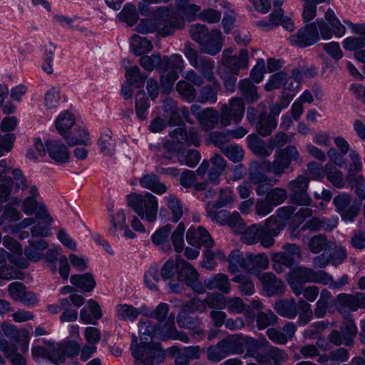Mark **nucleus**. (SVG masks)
Returning <instances> with one entry per match:
<instances>
[{
	"instance_id": "64",
	"label": "nucleus",
	"mask_w": 365,
	"mask_h": 365,
	"mask_svg": "<svg viewBox=\"0 0 365 365\" xmlns=\"http://www.w3.org/2000/svg\"><path fill=\"white\" fill-rule=\"evenodd\" d=\"M265 197L274 206H277L286 200L287 197V192L284 188L277 187L271 189L269 192H267Z\"/></svg>"
},
{
	"instance_id": "28",
	"label": "nucleus",
	"mask_w": 365,
	"mask_h": 365,
	"mask_svg": "<svg viewBox=\"0 0 365 365\" xmlns=\"http://www.w3.org/2000/svg\"><path fill=\"white\" fill-rule=\"evenodd\" d=\"M277 313L282 317L294 319L298 314V303L294 298L283 299L275 302L274 306Z\"/></svg>"
},
{
	"instance_id": "18",
	"label": "nucleus",
	"mask_w": 365,
	"mask_h": 365,
	"mask_svg": "<svg viewBox=\"0 0 365 365\" xmlns=\"http://www.w3.org/2000/svg\"><path fill=\"white\" fill-rule=\"evenodd\" d=\"M344 23L351 29L352 33L358 36H349L343 41V46L348 51H355L365 47V24H353L350 21Z\"/></svg>"
},
{
	"instance_id": "51",
	"label": "nucleus",
	"mask_w": 365,
	"mask_h": 365,
	"mask_svg": "<svg viewBox=\"0 0 365 365\" xmlns=\"http://www.w3.org/2000/svg\"><path fill=\"white\" fill-rule=\"evenodd\" d=\"M116 317L120 320L134 322L138 318L137 308L127 304L115 306Z\"/></svg>"
},
{
	"instance_id": "61",
	"label": "nucleus",
	"mask_w": 365,
	"mask_h": 365,
	"mask_svg": "<svg viewBox=\"0 0 365 365\" xmlns=\"http://www.w3.org/2000/svg\"><path fill=\"white\" fill-rule=\"evenodd\" d=\"M160 281L159 270L157 267H150L145 273L144 282L148 288L151 290L158 289V283Z\"/></svg>"
},
{
	"instance_id": "23",
	"label": "nucleus",
	"mask_w": 365,
	"mask_h": 365,
	"mask_svg": "<svg viewBox=\"0 0 365 365\" xmlns=\"http://www.w3.org/2000/svg\"><path fill=\"white\" fill-rule=\"evenodd\" d=\"M248 120L262 136L269 135L277 127L274 115H248Z\"/></svg>"
},
{
	"instance_id": "60",
	"label": "nucleus",
	"mask_w": 365,
	"mask_h": 365,
	"mask_svg": "<svg viewBox=\"0 0 365 365\" xmlns=\"http://www.w3.org/2000/svg\"><path fill=\"white\" fill-rule=\"evenodd\" d=\"M61 100V88L53 86L45 94L44 105L48 109L56 108Z\"/></svg>"
},
{
	"instance_id": "58",
	"label": "nucleus",
	"mask_w": 365,
	"mask_h": 365,
	"mask_svg": "<svg viewBox=\"0 0 365 365\" xmlns=\"http://www.w3.org/2000/svg\"><path fill=\"white\" fill-rule=\"evenodd\" d=\"M277 321L278 317L271 310L259 312L256 317L257 327L259 329H264L277 324Z\"/></svg>"
},
{
	"instance_id": "11",
	"label": "nucleus",
	"mask_w": 365,
	"mask_h": 365,
	"mask_svg": "<svg viewBox=\"0 0 365 365\" xmlns=\"http://www.w3.org/2000/svg\"><path fill=\"white\" fill-rule=\"evenodd\" d=\"M242 233V240L247 245H255L260 242L264 248H269L274 244L275 240L265 234L264 226L259 224H254L243 230Z\"/></svg>"
},
{
	"instance_id": "44",
	"label": "nucleus",
	"mask_w": 365,
	"mask_h": 365,
	"mask_svg": "<svg viewBox=\"0 0 365 365\" xmlns=\"http://www.w3.org/2000/svg\"><path fill=\"white\" fill-rule=\"evenodd\" d=\"M184 61L181 56L178 54H173L168 57L166 56H163V72H176L178 75L183 69Z\"/></svg>"
},
{
	"instance_id": "27",
	"label": "nucleus",
	"mask_w": 365,
	"mask_h": 365,
	"mask_svg": "<svg viewBox=\"0 0 365 365\" xmlns=\"http://www.w3.org/2000/svg\"><path fill=\"white\" fill-rule=\"evenodd\" d=\"M170 135L181 145L187 146L193 145L197 147L200 144V137L197 133L192 128L186 131L182 128H178L170 132Z\"/></svg>"
},
{
	"instance_id": "4",
	"label": "nucleus",
	"mask_w": 365,
	"mask_h": 365,
	"mask_svg": "<svg viewBox=\"0 0 365 365\" xmlns=\"http://www.w3.org/2000/svg\"><path fill=\"white\" fill-rule=\"evenodd\" d=\"M245 341L238 334L229 335L217 342L216 346L207 349V359L217 362L230 354H240L244 351Z\"/></svg>"
},
{
	"instance_id": "16",
	"label": "nucleus",
	"mask_w": 365,
	"mask_h": 365,
	"mask_svg": "<svg viewBox=\"0 0 365 365\" xmlns=\"http://www.w3.org/2000/svg\"><path fill=\"white\" fill-rule=\"evenodd\" d=\"M33 358L38 361L48 359L56 365L62 362V359L58 355L57 344L49 341H44L41 345L34 346L31 349Z\"/></svg>"
},
{
	"instance_id": "54",
	"label": "nucleus",
	"mask_w": 365,
	"mask_h": 365,
	"mask_svg": "<svg viewBox=\"0 0 365 365\" xmlns=\"http://www.w3.org/2000/svg\"><path fill=\"white\" fill-rule=\"evenodd\" d=\"M200 158V154L196 150H187L182 153L178 152V160L179 163L190 168H193L197 165Z\"/></svg>"
},
{
	"instance_id": "5",
	"label": "nucleus",
	"mask_w": 365,
	"mask_h": 365,
	"mask_svg": "<svg viewBox=\"0 0 365 365\" xmlns=\"http://www.w3.org/2000/svg\"><path fill=\"white\" fill-rule=\"evenodd\" d=\"M299 153L293 145H288L285 148L276 151L272 162L264 160L262 163V168L265 172L272 173L274 176L281 177L289 168L292 161L297 160Z\"/></svg>"
},
{
	"instance_id": "39",
	"label": "nucleus",
	"mask_w": 365,
	"mask_h": 365,
	"mask_svg": "<svg viewBox=\"0 0 365 365\" xmlns=\"http://www.w3.org/2000/svg\"><path fill=\"white\" fill-rule=\"evenodd\" d=\"M70 279L72 284L85 292L92 291L96 285L95 279L91 273L73 274Z\"/></svg>"
},
{
	"instance_id": "7",
	"label": "nucleus",
	"mask_w": 365,
	"mask_h": 365,
	"mask_svg": "<svg viewBox=\"0 0 365 365\" xmlns=\"http://www.w3.org/2000/svg\"><path fill=\"white\" fill-rule=\"evenodd\" d=\"M183 53L190 63L196 69H198L203 77L208 81H213V85L217 88L218 82L215 80L213 73L214 61L204 56H199L195 49L194 45L186 42Z\"/></svg>"
},
{
	"instance_id": "15",
	"label": "nucleus",
	"mask_w": 365,
	"mask_h": 365,
	"mask_svg": "<svg viewBox=\"0 0 365 365\" xmlns=\"http://www.w3.org/2000/svg\"><path fill=\"white\" fill-rule=\"evenodd\" d=\"M157 338L167 341L169 339L180 340L182 342H188L189 337L182 332L179 331L175 326V314L170 313L168 320L164 324L157 325Z\"/></svg>"
},
{
	"instance_id": "35",
	"label": "nucleus",
	"mask_w": 365,
	"mask_h": 365,
	"mask_svg": "<svg viewBox=\"0 0 365 365\" xmlns=\"http://www.w3.org/2000/svg\"><path fill=\"white\" fill-rule=\"evenodd\" d=\"M210 163L212 167L208 171V179L210 182L217 184L219 178L226 168V161L222 156L215 155L210 158Z\"/></svg>"
},
{
	"instance_id": "6",
	"label": "nucleus",
	"mask_w": 365,
	"mask_h": 365,
	"mask_svg": "<svg viewBox=\"0 0 365 365\" xmlns=\"http://www.w3.org/2000/svg\"><path fill=\"white\" fill-rule=\"evenodd\" d=\"M137 336H132L130 350L133 356L144 365H158L165 359V354L158 344L137 345Z\"/></svg>"
},
{
	"instance_id": "24",
	"label": "nucleus",
	"mask_w": 365,
	"mask_h": 365,
	"mask_svg": "<svg viewBox=\"0 0 365 365\" xmlns=\"http://www.w3.org/2000/svg\"><path fill=\"white\" fill-rule=\"evenodd\" d=\"M48 245L42 238H31L28 241V245L25 247L24 255L26 258L32 262H38L44 258L43 252L47 250Z\"/></svg>"
},
{
	"instance_id": "14",
	"label": "nucleus",
	"mask_w": 365,
	"mask_h": 365,
	"mask_svg": "<svg viewBox=\"0 0 365 365\" xmlns=\"http://www.w3.org/2000/svg\"><path fill=\"white\" fill-rule=\"evenodd\" d=\"M309 179L304 175H299L295 180L289 182L288 188L292 192V201L299 205H309L311 198L307 194Z\"/></svg>"
},
{
	"instance_id": "55",
	"label": "nucleus",
	"mask_w": 365,
	"mask_h": 365,
	"mask_svg": "<svg viewBox=\"0 0 365 365\" xmlns=\"http://www.w3.org/2000/svg\"><path fill=\"white\" fill-rule=\"evenodd\" d=\"M166 205L172 214V220L174 222H177L182 216V205L180 200L173 195H169L165 197Z\"/></svg>"
},
{
	"instance_id": "37",
	"label": "nucleus",
	"mask_w": 365,
	"mask_h": 365,
	"mask_svg": "<svg viewBox=\"0 0 365 365\" xmlns=\"http://www.w3.org/2000/svg\"><path fill=\"white\" fill-rule=\"evenodd\" d=\"M139 63L147 71L151 72L155 69L163 72V57L158 52H155L150 56H141Z\"/></svg>"
},
{
	"instance_id": "53",
	"label": "nucleus",
	"mask_w": 365,
	"mask_h": 365,
	"mask_svg": "<svg viewBox=\"0 0 365 365\" xmlns=\"http://www.w3.org/2000/svg\"><path fill=\"white\" fill-rule=\"evenodd\" d=\"M340 331L344 336V338L346 340L345 342L346 346H351L353 342V338L356 336L357 332V328L349 314L345 318L342 326L340 328Z\"/></svg>"
},
{
	"instance_id": "13",
	"label": "nucleus",
	"mask_w": 365,
	"mask_h": 365,
	"mask_svg": "<svg viewBox=\"0 0 365 365\" xmlns=\"http://www.w3.org/2000/svg\"><path fill=\"white\" fill-rule=\"evenodd\" d=\"M319 41V36L315 22L306 24L297 34L289 37L291 44L300 48L313 45Z\"/></svg>"
},
{
	"instance_id": "9",
	"label": "nucleus",
	"mask_w": 365,
	"mask_h": 365,
	"mask_svg": "<svg viewBox=\"0 0 365 365\" xmlns=\"http://www.w3.org/2000/svg\"><path fill=\"white\" fill-rule=\"evenodd\" d=\"M337 212L344 221L352 222L358 216L360 211V205L349 194L343 192L336 195L333 200Z\"/></svg>"
},
{
	"instance_id": "49",
	"label": "nucleus",
	"mask_w": 365,
	"mask_h": 365,
	"mask_svg": "<svg viewBox=\"0 0 365 365\" xmlns=\"http://www.w3.org/2000/svg\"><path fill=\"white\" fill-rule=\"evenodd\" d=\"M101 152L106 155H113L115 150V142L112 138V132L106 129L98 140Z\"/></svg>"
},
{
	"instance_id": "36",
	"label": "nucleus",
	"mask_w": 365,
	"mask_h": 365,
	"mask_svg": "<svg viewBox=\"0 0 365 365\" xmlns=\"http://www.w3.org/2000/svg\"><path fill=\"white\" fill-rule=\"evenodd\" d=\"M228 270L231 273L240 271H247L246 255H244L240 250H232L228 257Z\"/></svg>"
},
{
	"instance_id": "30",
	"label": "nucleus",
	"mask_w": 365,
	"mask_h": 365,
	"mask_svg": "<svg viewBox=\"0 0 365 365\" xmlns=\"http://www.w3.org/2000/svg\"><path fill=\"white\" fill-rule=\"evenodd\" d=\"M246 260L247 271L250 273H256L259 269H265L269 267V259L264 253L254 255L247 252Z\"/></svg>"
},
{
	"instance_id": "12",
	"label": "nucleus",
	"mask_w": 365,
	"mask_h": 365,
	"mask_svg": "<svg viewBox=\"0 0 365 365\" xmlns=\"http://www.w3.org/2000/svg\"><path fill=\"white\" fill-rule=\"evenodd\" d=\"M233 49L228 48L224 50L222 56V63L232 74L238 75L240 71L248 65V51L241 49L239 56L233 55Z\"/></svg>"
},
{
	"instance_id": "26",
	"label": "nucleus",
	"mask_w": 365,
	"mask_h": 365,
	"mask_svg": "<svg viewBox=\"0 0 365 365\" xmlns=\"http://www.w3.org/2000/svg\"><path fill=\"white\" fill-rule=\"evenodd\" d=\"M365 299V293L357 292L355 294H339L337 296V303L340 312L341 308H347L351 311H356L363 309V304Z\"/></svg>"
},
{
	"instance_id": "56",
	"label": "nucleus",
	"mask_w": 365,
	"mask_h": 365,
	"mask_svg": "<svg viewBox=\"0 0 365 365\" xmlns=\"http://www.w3.org/2000/svg\"><path fill=\"white\" fill-rule=\"evenodd\" d=\"M325 172L328 180L336 187H344V175L341 171L333 167L331 164L325 165Z\"/></svg>"
},
{
	"instance_id": "21",
	"label": "nucleus",
	"mask_w": 365,
	"mask_h": 365,
	"mask_svg": "<svg viewBox=\"0 0 365 365\" xmlns=\"http://www.w3.org/2000/svg\"><path fill=\"white\" fill-rule=\"evenodd\" d=\"M186 239L190 245L197 247L204 246L207 248H211L214 246V241L211 235L202 226L190 227L187 232Z\"/></svg>"
},
{
	"instance_id": "50",
	"label": "nucleus",
	"mask_w": 365,
	"mask_h": 365,
	"mask_svg": "<svg viewBox=\"0 0 365 365\" xmlns=\"http://www.w3.org/2000/svg\"><path fill=\"white\" fill-rule=\"evenodd\" d=\"M219 208L208 202L205 205L207 217L213 222L225 225L229 216V212L226 210H217Z\"/></svg>"
},
{
	"instance_id": "63",
	"label": "nucleus",
	"mask_w": 365,
	"mask_h": 365,
	"mask_svg": "<svg viewBox=\"0 0 365 365\" xmlns=\"http://www.w3.org/2000/svg\"><path fill=\"white\" fill-rule=\"evenodd\" d=\"M222 152L235 163L241 161L244 156V151L241 147L236 144H230L221 148Z\"/></svg>"
},
{
	"instance_id": "29",
	"label": "nucleus",
	"mask_w": 365,
	"mask_h": 365,
	"mask_svg": "<svg viewBox=\"0 0 365 365\" xmlns=\"http://www.w3.org/2000/svg\"><path fill=\"white\" fill-rule=\"evenodd\" d=\"M182 123L181 115H158L150 123V130L153 133H159L168 125L180 126Z\"/></svg>"
},
{
	"instance_id": "47",
	"label": "nucleus",
	"mask_w": 365,
	"mask_h": 365,
	"mask_svg": "<svg viewBox=\"0 0 365 365\" xmlns=\"http://www.w3.org/2000/svg\"><path fill=\"white\" fill-rule=\"evenodd\" d=\"M57 349L58 355H59L61 358H63L62 362H60L61 364L65 362L66 357H74L77 356L80 352L81 346L75 341H68L63 344H58Z\"/></svg>"
},
{
	"instance_id": "25",
	"label": "nucleus",
	"mask_w": 365,
	"mask_h": 365,
	"mask_svg": "<svg viewBox=\"0 0 365 365\" xmlns=\"http://www.w3.org/2000/svg\"><path fill=\"white\" fill-rule=\"evenodd\" d=\"M222 37L220 31L211 30L205 40L200 44L202 52L215 56L217 54L222 48Z\"/></svg>"
},
{
	"instance_id": "59",
	"label": "nucleus",
	"mask_w": 365,
	"mask_h": 365,
	"mask_svg": "<svg viewBox=\"0 0 365 365\" xmlns=\"http://www.w3.org/2000/svg\"><path fill=\"white\" fill-rule=\"evenodd\" d=\"M331 297L330 292L327 289H323L320 293V297L316 303V307L313 314L317 318H322L325 316L328 307V301Z\"/></svg>"
},
{
	"instance_id": "31",
	"label": "nucleus",
	"mask_w": 365,
	"mask_h": 365,
	"mask_svg": "<svg viewBox=\"0 0 365 365\" xmlns=\"http://www.w3.org/2000/svg\"><path fill=\"white\" fill-rule=\"evenodd\" d=\"M247 140L249 148L256 155L261 158H267L272 154L273 150L269 142V144H266L258 136L252 135H249Z\"/></svg>"
},
{
	"instance_id": "3",
	"label": "nucleus",
	"mask_w": 365,
	"mask_h": 365,
	"mask_svg": "<svg viewBox=\"0 0 365 365\" xmlns=\"http://www.w3.org/2000/svg\"><path fill=\"white\" fill-rule=\"evenodd\" d=\"M327 279L325 271H314L306 267H298L287 275V281L297 297L301 295V288L305 283H327Z\"/></svg>"
},
{
	"instance_id": "57",
	"label": "nucleus",
	"mask_w": 365,
	"mask_h": 365,
	"mask_svg": "<svg viewBox=\"0 0 365 365\" xmlns=\"http://www.w3.org/2000/svg\"><path fill=\"white\" fill-rule=\"evenodd\" d=\"M120 21L126 23L129 26H133L138 19L135 7L131 4H126L118 14Z\"/></svg>"
},
{
	"instance_id": "33",
	"label": "nucleus",
	"mask_w": 365,
	"mask_h": 365,
	"mask_svg": "<svg viewBox=\"0 0 365 365\" xmlns=\"http://www.w3.org/2000/svg\"><path fill=\"white\" fill-rule=\"evenodd\" d=\"M205 286L210 290L218 289L223 293L230 291V283L228 277L225 274H217L213 277L205 279Z\"/></svg>"
},
{
	"instance_id": "40",
	"label": "nucleus",
	"mask_w": 365,
	"mask_h": 365,
	"mask_svg": "<svg viewBox=\"0 0 365 365\" xmlns=\"http://www.w3.org/2000/svg\"><path fill=\"white\" fill-rule=\"evenodd\" d=\"M138 329L140 344L150 343L153 337H157V325L153 324L150 321H140Z\"/></svg>"
},
{
	"instance_id": "10",
	"label": "nucleus",
	"mask_w": 365,
	"mask_h": 365,
	"mask_svg": "<svg viewBox=\"0 0 365 365\" xmlns=\"http://www.w3.org/2000/svg\"><path fill=\"white\" fill-rule=\"evenodd\" d=\"M294 212L293 207H281L277 215H272L265 220L264 230L266 236L271 237L272 240L277 237L284 227V218L289 217Z\"/></svg>"
},
{
	"instance_id": "1",
	"label": "nucleus",
	"mask_w": 365,
	"mask_h": 365,
	"mask_svg": "<svg viewBox=\"0 0 365 365\" xmlns=\"http://www.w3.org/2000/svg\"><path fill=\"white\" fill-rule=\"evenodd\" d=\"M184 20L168 7L158 8L153 19H143L135 29L140 34L157 31L163 36L172 35L176 29L183 28Z\"/></svg>"
},
{
	"instance_id": "52",
	"label": "nucleus",
	"mask_w": 365,
	"mask_h": 365,
	"mask_svg": "<svg viewBox=\"0 0 365 365\" xmlns=\"http://www.w3.org/2000/svg\"><path fill=\"white\" fill-rule=\"evenodd\" d=\"M220 110L222 114H244L245 104L241 98L234 97L228 104H222Z\"/></svg>"
},
{
	"instance_id": "45",
	"label": "nucleus",
	"mask_w": 365,
	"mask_h": 365,
	"mask_svg": "<svg viewBox=\"0 0 365 365\" xmlns=\"http://www.w3.org/2000/svg\"><path fill=\"white\" fill-rule=\"evenodd\" d=\"M55 123L58 133L67 141L71 136L70 130L76 123L73 115H59Z\"/></svg>"
},
{
	"instance_id": "46",
	"label": "nucleus",
	"mask_w": 365,
	"mask_h": 365,
	"mask_svg": "<svg viewBox=\"0 0 365 365\" xmlns=\"http://www.w3.org/2000/svg\"><path fill=\"white\" fill-rule=\"evenodd\" d=\"M67 143L70 146L76 145L88 146L91 144L90 133L85 127H78L73 135L67 138Z\"/></svg>"
},
{
	"instance_id": "17",
	"label": "nucleus",
	"mask_w": 365,
	"mask_h": 365,
	"mask_svg": "<svg viewBox=\"0 0 365 365\" xmlns=\"http://www.w3.org/2000/svg\"><path fill=\"white\" fill-rule=\"evenodd\" d=\"M110 227L109 233L113 236L119 237V232H123V237L128 239H133L135 234L128 227L126 222V215L123 210H118L115 214L110 215L109 217Z\"/></svg>"
},
{
	"instance_id": "19",
	"label": "nucleus",
	"mask_w": 365,
	"mask_h": 365,
	"mask_svg": "<svg viewBox=\"0 0 365 365\" xmlns=\"http://www.w3.org/2000/svg\"><path fill=\"white\" fill-rule=\"evenodd\" d=\"M262 289L268 297L283 294L286 288L284 282L278 279L272 272L257 274Z\"/></svg>"
},
{
	"instance_id": "38",
	"label": "nucleus",
	"mask_w": 365,
	"mask_h": 365,
	"mask_svg": "<svg viewBox=\"0 0 365 365\" xmlns=\"http://www.w3.org/2000/svg\"><path fill=\"white\" fill-rule=\"evenodd\" d=\"M238 88L248 103H253L259 98L257 87L248 78L241 80L238 83Z\"/></svg>"
},
{
	"instance_id": "43",
	"label": "nucleus",
	"mask_w": 365,
	"mask_h": 365,
	"mask_svg": "<svg viewBox=\"0 0 365 365\" xmlns=\"http://www.w3.org/2000/svg\"><path fill=\"white\" fill-rule=\"evenodd\" d=\"M130 47L135 55L140 56L150 51L153 49V44L147 38L135 34L131 37Z\"/></svg>"
},
{
	"instance_id": "34",
	"label": "nucleus",
	"mask_w": 365,
	"mask_h": 365,
	"mask_svg": "<svg viewBox=\"0 0 365 365\" xmlns=\"http://www.w3.org/2000/svg\"><path fill=\"white\" fill-rule=\"evenodd\" d=\"M140 185L158 195H162L167 191V187L159 181L158 177L155 174L143 175L140 179Z\"/></svg>"
},
{
	"instance_id": "8",
	"label": "nucleus",
	"mask_w": 365,
	"mask_h": 365,
	"mask_svg": "<svg viewBox=\"0 0 365 365\" xmlns=\"http://www.w3.org/2000/svg\"><path fill=\"white\" fill-rule=\"evenodd\" d=\"M176 272L180 281L191 287L195 292L202 294L205 287L199 280V274L192 264L181 257L176 258Z\"/></svg>"
},
{
	"instance_id": "42",
	"label": "nucleus",
	"mask_w": 365,
	"mask_h": 365,
	"mask_svg": "<svg viewBox=\"0 0 365 365\" xmlns=\"http://www.w3.org/2000/svg\"><path fill=\"white\" fill-rule=\"evenodd\" d=\"M269 19L272 26L282 25L289 31H292L294 29L293 21L290 18L284 15V11L282 8L274 9L269 15Z\"/></svg>"
},
{
	"instance_id": "22",
	"label": "nucleus",
	"mask_w": 365,
	"mask_h": 365,
	"mask_svg": "<svg viewBox=\"0 0 365 365\" xmlns=\"http://www.w3.org/2000/svg\"><path fill=\"white\" fill-rule=\"evenodd\" d=\"M190 314L192 313L182 306L177 317L178 324L182 328L192 330L195 336H203L204 331L200 328V320L199 317Z\"/></svg>"
},
{
	"instance_id": "41",
	"label": "nucleus",
	"mask_w": 365,
	"mask_h": 365,
	"mask_svg": "<svg viewBox=\"0 0 365 365\" xmlns=\"http://www.w3.org/2000/svg\"><path fill=\"white\" fill-rule=\"evenodd\" d=\"M248 178L250 182L254 185L269 183L270 182H272L274 184L279 182V180L272 179L269 178L264 173H263L260 170L257 163H255L251 165L249 170Z\"/></svg>"
},
{
	"instance_id": "20",
	"label": "nucleus",
	"mask_w": 365,
	"mask_h": 365,
	"mask_svg": "<svg viewBox=\"0 0 365 365\" xmlns=\"http://www.w3.org/2000/svg\"><path fill=\"white\" fill-rule=\"evenodd\" d=\"M46 148L49 158L56 163L66 164L70 160V153L67 146L59 140L46 141Z\"/></svg>"
},
{
	"instance_id": "2",
	"label": "nucleus",
	"mask_w": 365,
	"mask_h": 365,
	"mask_svg": "<svg viewBox=\"0 0 365 365\" xmlns=\"http://www.w3.org/2000/svg\"><path fill=\"white\" fill-rule=\"evenodd\" d=\"M127 205L141 219L153 222L157 219L158 201L155 196L150 192L144 194L131 193L126 196Z\"/></svg>"
},
{
	"instance_id": "62",
	"label": "nucleus",
	"mask_w": 365,
	"mask_h": 365,
	"mask_svg": "<svg viewBox=\"0 0 365 365\" xmlns=\"http://www.w3.org/2000/svg\"><path fill=\"white\" fill-rule=\"evenodd\" d=\"M287 78V73L284 71H279L271 75L268 83L265 85V90L267 91H271L274 89L283 88Z\"/></svg>"
},
{
	"instance_id": "48",
	"label": "nucleus",
	"mask_w": 365,
	"mask_h": 365,
	"mask_svg": "<svg viewBox=\"0 0 365 365\" xmlns=\"http://www.w3.org/2000/svg\"><path fill=\"white\" fill-rule=\"evenodd\" d=\"M125 77L128 83L140 88L143 86L148 76L146 73L140 72L137 66H134L126 68Z\"/></svg>"
},
{
	"instance_id": "32",
	"label": "nucleus",
	"mask_w": 365,
	"mask_h": 365,
	"mask_svg": "<svg viewBox=\"0 0 365 365\" xmlns=\"http://www.w3.org/2000/svg\"><path fill=\"white\" fill-rule=\"evenodd\" d=\"M303 242L307 243L308 250L313 254H319L330 247V242L326 235L319 234L312 237H303Z\"/></svg>"
}]
</instances>
